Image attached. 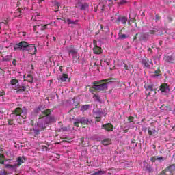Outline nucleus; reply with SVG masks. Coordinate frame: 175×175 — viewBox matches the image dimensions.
Returning <instances> with one entry per match:
<instances>
[{
	"label": "nucleus",
	"instance_id": "55",
	"mask_svg": "<svg viewBox=\"0 0 175 175\" xmlns=\"http://www.w3.org/2000/svg\"><path fill=\"white\" fill-rule=\"evenodd\" d=\"M148 53H150V54L152 53V49L151 48H148Z\"/></svg>",
	"mask_w": 175,
	"mask_h": 175
},
{
	"label": "nucleus",
	"instance_id": "13",
	"mask_svg": "<svg viewBox=\"0 0 175 175\" xmlns=\"http://www.w3.org/2000/svg\"><path fill=\"white\" fill-rule=\"evenodd\" d=\"M53 110L52 109H47L44 110L42 112V114L43 116V117H50V114H51V113H53Z\"/></svg>",
	"mask_w": 175,
	"mask_h": 175
},
{
	"label": "nucleus",
	"instance_id": "8",
	"mask_svg": "<svg viewBox=\"0 0 175 175\" xmlns=\"http://www.w3.org/2000/svg\"><path fill=\"white\" fill-rule=\"evenodd\" d=\"M14 90H16V94H21V92H25V91H27V87L20 86L19 84H17L15 85Z\"/></svg>",
	"mask_w": 175,
	"mask_h": 175
},
{
	"label": "nucleus",
	"instance_id": "41",
	"mask_svg": "<svg viewBox=\"0 0 175 175\" xmlns=\"http://www.w3.org/2000/svg\"><path fill=\"white\" fill-rule=\"evenodd\" d=\"M40 25H41V31H44V29H47V25L40 24Z\"/></svg>",
	"mask_w": 175,
	"mask_h": 175
},
{
	"label": "nucleus",
	"instance_id": "1",
	"mask_svg": "<svg viewBox=\"0 0 175 175\" xmlns=\"http://www.w3.org/2000/svg\"><path fill=\"white\" fill-rule=\"evenodd\" d=\"M114 81H116L115 78L96 81L93 82V86L89 89V91L94 95H95V92H105L107 91V84L113 83Z\"/></svg>",
	"mask_w": 175,
	"mask_h": 175
},
{
	"label": "nucleus",
	"instance_id": "35",
	"mask_svg": "<svg viewBox=\"0 0 175 175\" xmlns=\"http://www.w3.org/2000/svg\"><path fill=\"white\" fill-rule=\"evenodd\" d=\"M157 161L159 162H163V161H166V159L162 157H158V156H157Z\"/></svg>",
	"mask_w": 175,
	"mask_h": 175
},
{
	"label": "nucleus",
	"instance_id": "27",
	"mask_svg": "<svg viewBox=\"0 0 175 175\" xmlns=\"http://www.w3.org/2000/svg\"><path fill=\"white\" fill-rule=\"evenodd\" d=\"M106 174V172L105 171H98V172H94L91 175H104Z\"/></svg>",
	"mask_w": 175,
	"mask_h": 175
},
{
	"label": "nucleus",
	"instance_id": "22",
	"mask_svg": "<svg viewBox=\"0 0 175 175\" xmlns=\"http://www.w3.org/2000/svg\"><path fill=\"white\" fill-rule=\"evenodd\" d=\"M144 88L146 89V92H148V91H156V90L154 89V85H145Z\"/></svg>",
	"mask_w": 175,
	"mask_h": 175
},
{
	"label": "nucleus",
	"instance_id": "20",
	"mask_svg": "<svg viewBox=\"0 0 175 175\" xmlns=\"http://www.w3.org/2000/svg\"><path fill=\"white\" fill-rule=\"evenodd\" d=\"M57 120L54 116H48L46 118V123L51 124V122H55Z\"/></svg>",
	"mask_w": 175,
	"mask_h": 175
},
{
	"label": "nucleus",
	"instance_id": "14",
	"mask_svg": "<svg viewBox=\"0 0 175 175\" xmlns=\"http://www.w3.org/2000/svg\"><path fill=\"white\" fill-rule=\"evenodd\" d=\"M122 29H122L121 30H120L118 33V39H120V40H124V39H126L127 38H129V36L122 33Z\"/></svg>",
	"mask_w": 175,
	"mask_h": 175
},
{
	"label": "nucleus",
	"instance_id": "61",
	"mask_svg": "<svg viewBox=\"0 0 175 175\" xmlns=\"http://www.w3.org/2000/svg\"><path fill=\"white\" fill-rule=\"evenodd\" d=\"M124 3H125V1H121L120 3H119V5H124Z\"/></svg>",
	"mask_w": 175,
	"mask_h": 175
},
{
	"label": "nucleus",
	"instance_id": "17",
	"mask_svg": "<svg viewBox=\"0 0 175 175\" xmlns=\"http://www.w3.org/2000/svg\"><path fill=\"white\" fill-rule=\"evenodd\" d=\"M53 7L55 8V12H59V3L57 0H52L51 1Z\"/></svg>",
	"mask_w": 175,
	"mask_h": 175
},
{
	"label": "nucleus",
	"instance_id": "53",
	"mask_svg": "<svg viewBox=\"0 0 175 175\" xmlns=\"http://www.w3.org/2000/svg\"><path fill=\"white\" fill-rule=\"evenodd\" d=\"M5 61H10V57L9 56H6Z\"/></svg>",
	"mask_w": 175,
	"mask_h": 175
},
{
	"label": "nucleus",
	"instance_id": "39",
	"mask_svg": "<svg viewBox=\"0 0 175 175\" xmlns=\"http://www.w3.org/2000/svg\"><path fill=\"white\" fill-rule=\"evenodd\" d=\"M0 175H9V173L6 170H2L0 171Z\"/></svg>",
	"mask_w": 175,
	"mask_h": 175
},
{
	"label": "nucleus",
	"instance_id": "40",
	"mask_svg": "<svg viewBox=\"0 0 175 175\" xmlns=\"http://www.w3.org/2000/svg\"><path fill=\"white\" fill-rule=\"evenodd\" d=\"M13 120L12 119H8V125H12V126H14V122H13Z\"/></svg>",
	"mask_w": 175,
	"mask_h": 175
},
{
	"label": "nucleus",
	"instance_id": "48",
	"mask_svg": "<svg viewBox=\"0 0 175 175\" xmlns=\"http://www.w3.org/2000/svg\"><path fill=\"white\" fill-rule=\"evenodd\" d=\"M167 20L168 23H172V21H173V18L172 17H170V16H168L167 18Z\"/></svg>",
	"mask_w": 175,
	"mask_h": 175
},
{
	"label": "nucleus",
	"instance_id": "33",
	"mask_svg": "<svg viewBox=\"0 0 175 175\" xmlns=\"http://www.w3.org/2000/svg\"><path fill=\"white\" fill-rule=\"evenodd\" d=\"M17 167V165H16V164H14V165H12V164H7V165H5V167H6L7 169H14V167Z\"/></svg>",
	"mask_w": 175,
	"mask_h": 175
},
{
	"label": "nucleus",
	"instance_id": "51",
	"mask_svg": "<svg viewBox=\"0 0 175 175\" xmlns=\"http://www.w3.org/2000/svg\"><path fill=\"white\" fill-rule=\"evenodd\" d=\"M12 64H13V65H14V66H16V65H17V60L14 59V60L12 61Z\"/></svg>",
	"mask_w": 175,
	"mask_h": 175
},
{
	"label": "nucleus",
	"instance_id": "5",
	"mask_svg": "<svg viewBox=\"0 0 175 175\" xmlns=\"http://www.w3.org/2000/svg\"><path fill=\"white\" fill-rule=\"evenodd\" d=\"M142 65H144L145 68H150L152 64V59H149L148 58L144 57L142 60Z\"/></svg>",
	"mask_w": 175,
	"mask_h": 175
},
{
	"label": "nucleus",
	"instance_id": "15",
	"mask_svg": "<svg viewBox=\"0 0 175 175\" xmlns=\"http://www.w3.org/2000/svg\"><path fill=\"white\" fill-rule=\"evenodd\" d=\"M79 122L82 126L88 125V124H90V120L87 118H81L79 119Z\"/></svg>",
	"mask_w": 175,
	"mask_h": 175
},
{
	"label": "nucleus",
	"instance_id": "45",
	"mask_svg": "<svg viewBox=\"0 0 175 175\" xmlns=\"http://www.w3.org/2000/svg\"><path fill=\"white\" fill-rule=\"evenodd\" d=\"M79 125H80V120H79V119L78 120V122H74V126H75L79 127Z\"/></svg>",
	"mask_w": 175,
	"mask_h": 175
},
{
	"label": "nucleus",
	"instance_id": "11",
	"mask_svg": "<svg viewBox=\"0 0 175 175\" xmlns=\"http://www.w3.org/2000/svg\"><path fill=\"white\" fill-rule=\"evenodd\" d=\"M69 75L68 74H62V75H59L57 77V80L62 81V83H65L66 81V79H68Z\"/></svg>",
	"mask_w": 175,
	"mask_h": 175
},
{
	"label": "nucleus",
	"instance_id": "24",
	"mask_svg": "<svg viewBox=\"0 0 175 175\" xmlns=\"http://www.w3.org/2000/svg\"><path fill=\"white\" fill-rule=\"evenodd\" d=\"M102 144H103V146H109V144H111V139H105L102 141Z\"/></svg>",
	"mask_w": 175,
	"mask_h": 175
},
{
	"label": "nucleus",
	"instance_id": "23",
	"mask_svg": "<svg viewBox=\"0 0 175 175\" xmlns=\"http://www.w3.org/2000/svg\"><path fill=\"white\" fill-rule=\"evenodd\" d=\"M148 133L150 136H157L158 135V131H157L155 129L152 130H148Z\"/></svg>",
	"mask_w": 175,
	"mask_h": 175
},
{
	"label": "nucleus",
	"instance_id": "2",
	"mask_svg": "<svg viewBox=\"0 0 175 175\" xmlns=\"http://www.w3.org/2000/svg\"><path fill=\"white\" fill-rule=\"evenodd\" d=\"M25 50L27 51L29 54H31V55L36 54L37 51L35 45H29V44L25 41L16 44L14 46V51H25Z\"/></svg>",
	"mask_w": 175,
	"mask_h": 175
},
{
	"label": "nucleus",
	"instance_id": "31",
	"mask_svg": "<svg viewBox=\"0 0 175 175\" xmlns=\"http://www.w3.org/2000/svg\"><path fill=\"white\" fill-rule=\"evenodd\" d=\"M11 85H16V84H18V80L17 79H12L10 81Z\"/></svg>",
	"mask_w": 175,
	"mask_h": 175
},
{
	"label": "nucleus",
	"instance_id": "42",
	"mask_svg": "<svg viewBox=\"0 0 175 175\" xmlns=\"http://www.w3.org/2000/svg\"><path fill=\"white\" fill-rule=\"evenodd\" d=\"M134 120H135V117H133V116H129V118H128V121L129 122H133Z\"/></svg>",
	"mask_w": 175,
	"mask_h": 175
},
{
	"label": "nucleus",
	"instance_id": "19",
	"mask_svg": "<svg viewBox=\"0 0 175 175\" xmlns=\"http://www.w3.org/2000/svg\"><path fill=\"white\" fill-rule=\"evenodd\" d=\"M68 53L69 54H72V55H76L77 54V49L75 48V46L71 45L69 48Z\"/></svg>",
	"mask_w": 175,
	"mask_h": 175
},
{
	"label": "nucleus",
	"instance_id": "30",
	"mask_svg": "<svg viewBox=\"0 0 175 175\" xmlns=\"http://www.w3.org/2000/svg\"><path fill=\"white\" fill-rule=\"evenodd\" d=\"M66 23H67L68 24V25L70 24L75 25V24H76V23H77V21H72V20L68 18V19H67V21H66Z\"/></svg>",
	"mask_w": 175,
	"mask_h": 175
},
{
	"label": "nucleus",
	"instance_id": "58",
	"mask_svg": "<svg viewBox=\"0 0 175 175\" xmlns=\"http://www.w3.org/2000/svg\"><path fill=\"white\" fill-rule=\"evenodd\" d=\"M163 43V42L162 40H160V41L159 42V46H162Z\"/></svg>",
	"mask_w": 175,
	"mask_h": 175
},
{
	"label": "nucleus",
	"instance_id": "10",
	"mask_svg": "<svg viewBox=\"0 0 175 175\" xmlns=\"http://www.w3.org/2000/svg\"><path fill=\"white\" fill-rule=\"evenodd\" d=\"M93 116L94 117V118H96V121L97 122H100L102 112H100V111H94Z\"/></svg>",
	"mask_w": 175,
	"mask_h": 175
},
{
	"label": "nucleus",
	"instance_id": "50",
	"mask_svg": "<svg viewBox=\"0 0 175 175\" xmlns=\"http://www.w3.org/2000/svg\"><path fill=\"white\" fill-rule=\"evenodd\" d=\"M146 170H148L149 172L151 173V172H152V168L150 166H149L146 168Z\"/></svg>",
	"mask_w": 175,
	"mask_h": 175
},
{
	"label": "nucleus",
	"instance_id": "64",
	"mask_svg": "<svg viewBox=\"0 0 175 175\" xmlns=\"http://www.w3.org/2000/svg\"><path fill=\"white\" fill-rule=\"evenodd\" d=\"M59 69L60 72H62V66H60Z\"/></svg>",
	"mask_w": 175,
	"mask_h": 175
},
{
	"label": "nucleus",
	"instance_id": "49",
	"mask_svg": "<svg viewBox=\"0 0 175 175\" xmlns=\"http://www.w3.org/2000/svg\"><path fill=\"white\" fill-rule=\"evenodd\" d=\"M139 36V33H137L135 36L133 38V40L135 42L137 39V36Z\"/></svg>",
	"mask_w": 175,
	"mask_h": 175
},
{
	"label": "nucleus",
	"instance_id": "52",
	"mask_svg": "<svg viewBox=\"0 0 175 175\" xmlns=\"http://www.w3.org/2000/svg\"><path fill=\"white\" fill-rule=\"evenodd\" d=\"M124 69L126 70H129V67L128 66V65H126V64L124 65Z\"/></svg>",
	"mask_w": 175,
	"mask_h": 175
},
{
	"label": "nucleus",
	"instance_id": "29",
	"mask_svg": "<svg viewBox=\"0 0 175 175\" xmlns=\"http://www.w3.org/2000/svg\"><path fill=\"white\" fill-rule=\"evenodd\" d=\"M14 13V17H21V10L19 8Z\"/></svg>",
	"mask_w": 175,
	"mask_h": 175
},
{
	"label": "nucleus",
	"instance_id": "60",
	"mask_svg": "<svg viewBox=\"0 0 175 175\" xmlns=\"http://www.w3.org/2000/svg\"><path fill=\"white\" fill-rule=\"evenodd\" d=\"M56 158H57V159H59V158H61V156L59 154H57Z\"/></svg>",
	"mask_w": 175,
	"mask_h": 175
},
{
	"label": "nucleus",
	"instance_id": "26",
	"mask_svg": "<svg viewBox=\"0 0 175 175\" xmlns=\"http://www.w3.org/2000/svg\"><path fill=\"white\" fill-rule=\"evenodd\" d=\"M91 107V105H84L81 107V111H85L88 110Z\"/></svg>",
	"mask_w": 175,
	"mask_h": 175
},
{
	"label": "nucleus",
	"instance_id": "34",
	"mask_svg": "<svg viewBox=\"0 0 175 175\" xmlns=\"http://www.w3.org/2000/svg\"><path fill=\"white\" fill-rule=\"evenodd\" d=\"M161 107H163L165 110H168L169 111H172V108L169 105H162Z\"/></svg>",
	"mask_w": 175,
	"mask_h": 175
},
{
	"label": "nucleus",
	"instance_id": "7",
	"mask_svg": "<svg viewBox=\"0 0 175 175\" xmlns=\"http://www.w3.org/2000/svg\"><path fill=\"white\" fill-rule=\"evenodd\" d=\"M101 128H103V129H105V131H107V132H113V131L114 129V126L113 124H111V123H107L105 124H103L101 126Z\"/></svg>",
	"mask_w": 175,
	"mask_h": 175
},
{
	"label": "nucleus",
	"instance_id": "6",
	"mask_svg": "<svg viewBox=\"0 0 175 175\" xmlns=\"http://www.w3.org/2000/svg\"><path fill=\"white\" fill-rule=\"evenodd\" d=\"M75 8H77L80 10H85L88 9V4L87 3H81V1H78L75 5Z\"/></svg>",
	"mask_w": 175,
	"mask_h": 175
},
{
	"label": "nucleus",
	"instance_id": "56",
	"mask_svg": "<svg viewBox=\"0 0 175 175\" xmlns=\"http://www.w3.org/2000/svg\"><path fill=\"white\" fill-rule=\"evenodd\" d=\"M57 20H63V21H64V23H66V20H65L64 18H57Z\"/></svg>",
	"mask_w": 175,
	"mask_h": 175
},
{
	"label": "nucleus",
	"instance_id": "57",
	"mask_svg": "<svg viewBox=\"0 0 175 175\" xmlns=\"http://www.w3.org/2000/svg\"><path fill=\"white\" fill-rule=\"evenodd\" d=\"M96 43H97V42H96V40H93V44L95 46V47H96V46H97V45H96Z\"/></svg>",
	"mask_w": 175,
	"mask_h": 175
},
{
	"label": "nucleus",
	"instance_id": "63",
	"mask_svg": "<svg viewBox=\"0 0 175 175\" xmlns=\"http://www.w3.org/2000/svg\"><path fill=\"white\" fill-rule=\"evenodd\" d=\"M105 62H106L107 65H110V62H106V61H105Z\"/></svg>",
	"mask_w": 175,
	"mask_h": 175
},
{
	"label": "nucleus",
	"instance_id": "25",
	"mask_svg": "<svg viewBox=\"0 0 175 175\" xmlns=\"http://www.w3.org/2000/svg\"><path fill=\"white\" fill-rule=\"evenodd\" d=\"M26 79H27L26 80L29 83H33V77H32V75L28 74L27 76L26 77Z\"/></svg>",
	"mask_w": 175,
	"mask_h": 175
},
{
	"label": "nucleus",
	"instance_id": "32",
	"mask_svg": "<svg viewBox=\"0 0 175 175\" xmlns=\"http://www.w3.org/2000/svg\"><path fill=\"white\" fill-rule=\"evenodd\" d=\"M4 158H5V155H3V154H0V163L1 165H3V163H5V161H3Z\"/></svg>",
	"mask_w": 175,
	"mask_h": 175
},
{
	"label": "nucleus",
	"instance_id": "43",
	"mask_svg": "<svg viewBox=\"0 0 175 175\" xmlns=\"http://www.w3.org/2000/svg\"><path fill=\"white\" fill-rule=\"evenodd\" d=\"M150 161L151 162L154 163V162H157V156H153L150 158Z\"/></svg>",
	"mask_w": 175,
	"mask_h": 175
},
{
	"label": "nucleus",
	"instance_id": "18",
	"mask_svg": "<svg viewBox=\"0 0 175 175\" xmlns=\"http://www.w3.org/2000/svg\"><path fill=\"white\" fill-rule=\"evenodd\" d=\"M167 169L170 172V175L175 174V163L167 167Z\"/></svg>",
	"mask_w": 175,
	"mask_h": 175
},
{
	"label": "nucleus",
	"instance_id": "36",
	"mask_svg": "<svg viewBox=\"0 0 175 175\" xmlns=\"http://www.w3.org/2000/svg\"><path fill=\"white\" fill-rule=\"evenodd\" d=\"M93 98L95 100H97V102H100V97H99L98 95L94 94Z\"/></svg>",
	"mask_w": 175,
	"mask_h": 175
},
{
	"label": "nucleus",
	"instance_id": "54",
	"mask_svg": "<svg viewBox=\"0 0 175 175\" xmlns=\"http://www.w3.org/2000/svg\"><path fill=\"white\" fill-rule=\"evenodd\" d=\"M156 20L157 21L161 20V16H159V15H156Z\"/></svg>",
	"mask_w": 175,
	"mask_h": 175
},
{
	"label": "nucleus",
	"instance_id": "16",
	"mask_svg": "<svg viewBox=\"0 0 175 175\" xmlns=\"http://www.w3.org/2000/svg\"><path fill=\"white\" fill-rule=\"evenodd\" d=\"M165 60L166 61V62H170V64H173L175 61V57L174 55H167L165 57Z\"/></svg>",
	"mask_w": 175,
	"mask_h": 175
},
{
	"label": "nucleus",
	"instance_id": "44",
	"mask_svg": "<svg viewBox=\"0 0 175 175\" xmlns=\"http://www.w3.org/2000/svg\"><path fill=\"white\" fill-rule=\"evenodd\" d=\"M60 132H66V131H68V127H62L59 129Z\"/></svg>",
	"mask_w": 175,
	"mask_h": 175
},
{
	"label": "nucleus",
	"instance_id": "28",
	"mask_svg": "<svg viewBox=\"0 0 175 175\" xmlns=\"http://www.w3.org/2000/svg\"><path fill=\"white\" fill-rule=\"evenodd\" d=\"M158 32V29L154 27L152 30L149 31L150 35H155Z\"/></svg>",
	"mask_w": 175,
	"mask_h": 175
},
{
	"label": "nucleus",
	"instance_id": "59",
	"mask_svg": "<svg viewBox=\"0 0 175 175\" xmlns=\"http://www.w3.org/2000/svg\"><path fill=\"white\" fill-rule=\"evenodd\" d=\"M146 94L147 96H150V95H151V92H146Z\"/></svg>",
	"mask_w": 175,
	"mask_h": 175
},
{
	"label": "nucleus",
	"instance_id": "38",
	"mask_svg": "<svg viewBox=\"0 0 175 175\" xmlns=\"http://www.w3.org/2000/svg\"><path fill=\"white\" fill-rule=\"evenodd\" d=\"M155 76H161V69L158 68L154 70Z\"/></svg>",
	"mask_w": 175,
	"mask_h": 175
},
{
	"label": "nucleus",
	"instance_id": "12",
	"mask_svg": "<svg viewBox=\"0 0 175 175\" xmlns=\"http://www.w3.org/2000/svg\"><path fill=\"white\" fill-rule=\"evenodd\" d=\"M23 113V109L20 108V107H17L13 111H12V116L13 117H14V116H21V114Z\"/></svg>",
	"mask_w": 175,
	"mask_h": 175
},
{
	"label": "nucleus",
	"instance_id": "9",
	"mask_svg": "<svg viewBox=\"0 0 175 175\" xmlns=\"http://www.w3.org/2000/svg\"><path fill=\"white\" fill-rule=\"evenodd\" d=\"M17 163L15 164L17 167H20L21 166L22 163H24L25 161H27V157L25 156L19 157L16 159Z\"/></svg>",
	"mask_w": 175,
	"mask_h": 175
},
{
	"label": "nucleus",
	"instance_id": "4",
	"mask_svg": "<svg viewBox=\"0 0 175 175\" xmlns=\"http://www.w3.org/2000/svg\"><path fill=\"white\" fill-rule=\"evenodd\" d=\"M128 21V18L126 16H124L122 15H118V18L114 21V22L119 25L120 23L121 24H126V22Z\"/></svg>",
	"mask_w": 175,
	"mask_h": 175
},
{
	"label": "nucleus",
	"instance_id": "47",
	"mask_svg": "<svg viewBox=\"0 0 175 175\" xmlns=\"http://www.w3.org/2000/svg\"><path fill=\"white\" fill-rule=\"evenodd\" d=\"M42 150H43L44 151H47V150H49V148L46 146H42Z\"/></svg>",
	"mask_w": 175,
	"mask_h": 175
},
{
	"label": "nucleus",
	"instance_id": "46",
	"mask_svg": "<svg viewBox=\"0 0 175 175\" xmlns=\"http://www.w3.org/2000/svg\"><path fill=\"white\" fill-rule=\"evenodd\" d=\"M80 142L83 146H85V144H84V137L81 138Z\"/></svg>",
	"mask_w": 175,
	"mask_h": 175
},
{
	"label": "nucleus",
	"instance_id": "3",
	"mask_svg": "<svg viewBox=\"0 0 175 175\" xmlns=\"http://www.w3.org/2000/svg\"><path fill=\"white\" fill-rule=\"evenodd\" d=\"M159 91H161L162 94H167V92H170V88L169 84L162 83L159 87Z\"/></svg>",
	"mask_w": 175,
	"mask_h": 175
},
{
	"label": "nucleus",
	"instance_id": "21",
	"mask_svg": "<svg viewBox=\"0 0 175 175\" xmlns=\"http://www.w3.org/2000/svg\"><path fill=\"white\" fill-rule=\"evenodd\" d=\"M93 53L94 54H102V48L96 46L94 49H93Z\"/></svg>",
	"mask_w": 175,
	"mask_h": 175
},
{
	"label": "nucleus",
	"instance_id": "37",
	"mask_svg": "<svg viewBox=\"0 0 175 175\" xmlns=\"http://www.w3.org/2000/svg\"><path fill=\"white\" fill-rule=\"evenodd\" d=\"M167 172H169V170L167 169V167H166L164 170L161 171V172L158 175H166Z\"/></svg>",
	"mask_w": 175,
	"mask_h": 175
},
{
	"label": "nucleus",
	"instance_id": "62",
	"mask_svg": "<svg viewBox=\"0 0 175 175\" xmlns=\"http://www.w3.org/2000/svg\"><path fill=\"white\" fill-rule=\"evenodd\" d=\"M36 27H40V25H37L34 26V29H36Z\"/></svg>",
	"mask_w": 175,
	"mask_h": 175
}]
</instances>
